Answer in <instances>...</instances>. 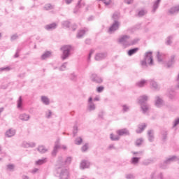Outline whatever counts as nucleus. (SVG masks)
<instances>
[{
	"label": "nucleus",
	"instance_id": "38",
	"mask_svg": "<svg viewBox=\"0 0 179 179\" xmlns=\"http://www.w3.org/2000/svg\"><path fill=\"white\" fill-rule=\"evenodd\" d=\"M110 138L111 141H120V136H114L113 134H110Z\"/></svg>",
	"mask_w": 179,
	"mask_h": 179
},
{
	"label": "nucleus",
	"instance_id": "6",
	"mask_svg": "<svg viewBox=\"0 0 179 179\" xmlns=\"http://www.w3.org/2000/svg\"><path fill=\"white\" fill-rule=\"evenodd\" d=\"M72 162V158L71 157H68L65 161H64V158L62 157H59L57 161V166H65V164H69Z\"/></svg>",
	"mask_w": 179,
	"mask_h": 179
},
{
	"label": "nucleus",
	"instance_id": "36",
	"mask_svg": "<svg viewBox=\"0 0 179 179\" xmlns=\"http://www.w3.org/2000/svg\"><path fill=\"white\" fill-rule=\"evenodd\" d=\"M112 18L113 19L114 22H115V20L118 21V20L120 19V14H119V13H115L113 15Z\"/></svg>",
	"mask_w": 179,
	"mask_h": 179
},
{
	"label": "nucleus",
	"instance_id": "17",
	"mask_svg": "<svg viewBox=\"0 0 179 179\" xmlns=\"http://www.w3.org/2000/svg\"><path fill=\"white\" fill-rule=\"evenodd\" d=\"M86 31H89V29L85 28V29L80 30L77 34V38H82L86 34Z\"/></svg>",
	"mask_w": 179,
	"mask_h": 179
},
{
	"label": "nucleus",
	"instance_id": "59",
	"mask_svg": "<svg viewBox=\"0 0 179 179\" xmlns=\"http://www.w3.org/2000/svg\"><path fill=\"white\" fill-rule=\"evenodd\" d=\"M91 43H92V41H90V39L85 40V44H87L89 45L91 44Z\"/></svg>",
	"mask_w": 179,
	"mask_h": 179
},
{
	"label": "nucleus",
	"instance_id": "11",
	"mask_svg": "<svg viewBox=\"0 0 179 179\" xmlns=\"http://www.w3.org/2000/svg\"><path fill=\"white\" fill-rule=\"evenodd\" d=\"M16 134V130L13 129H10L6 132V136L7 138H12V136H15Z\"/></svg>",
	"mask_w": 179,
	"mask_h": 179
},
{
	"label": "nucleus",
	"instance_id": "13",
	"mask_svg": "<svg viewBox=\"0 0 179 179\" xmlns=\"http://www.w3.org/2000/svg\"><path fill=\"white\" fill-rule=\"evenodd\" d=\"M19 118L21 121H29V120H30V115L22 113L19 115Z\"/></svg>",
	"mask_w": 179,
	"mask_h": 179
},
{
	"label": "nucleus",
	"instance_id": "37",
	"mask_svg": "<svg viewBox=\"0 0 179 179\" xmlns=\"http://www.w3.org/2000/svg\"><path fill=\"white\" fill-rule=\"evenodd\" d=\"M88 109L90 111H93L94 110H96V106L94 103H89Z\"/></svg>",
	"mask_w": 179,
	"mask_h": 179
},
{
	"label": "nucleus",
	"instance_id": "30",
	"mask_svg": "<svg viewBox=\"0 0 179 179\" xmlns=\"http://www.w3.org/2000/svg\"><path fill=\"white\" fill-rule=\"evenodd\" d=\"M140 159V157H134L133 158H131V164H138Z\"/></svg>",
	"mask_w": 179,
	"mask_h": 179
},
{
	"label": "nucleus",
	"instance_id": "47",
	"mask_svg": "<svg viewBox=\"0 0 179 179\" xmlns=\"http://www.w3.org/2000/svg\"><path fill=\"white\" fill-rule=\"evenodd\" d=\"M18 37L19 36H17V34H14V35L11 36L10 41H15V40H17Z\"/></svg>",
	"mask_w": 179,
	"mask_h": 179
},
{
	"label": "nucleus",
	"instance_id": "57",
	"mask_svg": "<svg viewBox=\"0 0 179 179\" xmlns=\"http://www.w3.org/2000/svg\"><path fill=\"white\" fill-rule=\"evenodd\" d=\"M64 26H66V27H69V22L66 21L63 23Z\"/></svg>",
	"mask_w": 179,
	"mask_h": 179
},
{
	"label": "nucleus",
	"instance_id": "55",
	"mask_svg": "<svg viewBox=\"0 0 179 179\" xmlns=\"http://www.w3.org/2000/svg\"><path fill=\"white\" fill-rule=\"evenodd\" d=\"M178 124H179V118L175 120L174 124H173V127H177V125H178Z\"/></svg>",
	"mask_w": 179,
	"mask_h": 179
},
{
	"label": "nucleus",
	"instance_id": "61",
	"mask_svg": "<svg viewBox=\"0 0 179 179\" xmlns=\"http://www.w3.org/2000/svg\"><path fill=\"white\" fill-rule=\"evenodd\" d=\"M167 139V133L163 134V141H166Z\"/></svg>",
	"mask_w": 179,
	"mask_h": 179
},
{
	"label": "nucleus",
	"instance_id": "64",
	"mask_svg": "<svg viewBox=\"0 0 179 179\" xmlns=\"http://www.w3.org/2000/svg\"><path fill=\"white\" fill-rule=\"evenodd\" d=\"M22 179H29V176H26V175H23L22 176Z\"/></svg>",
	"mask_w": 179,
	"mask_h": 179
},
{
	"label": "nucleus",
	"instance_id": "4",
	"mask_svg": "<svg viewBox=\"0 0 179 179\" xmlns=\"http://www.w3.org/2000/svg\"><path fill=\"white\" fill-rule=\"evenodd\" d=\"M57 174H59V179H69V171L65 168L57 166Z\"/></svg>",
	"mask_w": 179,
	"mask_h": 179
},
{
	"label": "nucleus",
	"instance_id": "5",
	"mask_svg": "<svg viewBox=\"0 0 179 179\" xmlns=\"http://www.w3.org/2000/svg\"><path fill=\"white\" fill-rule=\"evenodd\" d=\"M130 39H131V37L129 36L124 35L119 38L118 42L120 44L123 45L124 48H126V47H129Z\"/></svg>",
	"mask_w": 179,
	"mask_h": 179
},
{
	"label": "nucleus",
	"instance_id": "10",
	"mask_svg": "<svg viewBox=\"0 0 179 179\" xmlns=\"http://www.w3.org/2000/svg\"><path fill=\"white\" fill-rule=\"evenodd\" d=\"M90 166V162L86 160H83L80 164V169L85 170V169H89Z\"/></svg>",
	"mask_w": 179,
	"mask_h": 179
},
{
	"label": "nucleus",
	"instance_id": "18",
	"mask_svg": "<svg viewBox=\"0 0 179 179\" xmlns=\"http://www.w3.org/2000/svg\"><path fill=\"white\" fill-rule=\"evenodd\" d=\"M117 135H119V136H123V135H129V131H128L127 130V129H122L120 130H118L117 131Z\"/></svg>",
	"mask_w": 179,
	"mask_h": 179
},
{
	"label": "nucleus",
	"instance_id": "49",
	"mask_svg": "<svg viewBox=\"0 0 179 179\" xmlns=\"http://www.w3.org/2000/svg\"><path fill=\"white\" fill-rule=\"evenodd\" d=\"M103 90H104V87L103 86H100L96 88V92H98V93H101V92H103Z\"/></svg>",
	"mask_w": 179,
	"mask_h": 179
},
{
	"label": "nucleus",
	"instance_id": "35",
	"mask_svg": "<svg viewBox=\"0 0 179 179\" xmlns=\"http://www.w3.org/2000/svg\"><path fill=\"white\" fill-rule=\"evenodd\" d=\"M44 9L45 10H51V9H54V6L51 3H48L44 6Z\"/></svg>",
	"mask_w": 179,
	"mask_h": 179
},
{
	"label": "nucleus",
	"instance_id": "15",
	"mask_svg": "<svg viewBox=\"0 0 179 179\" xmlns=\"http://www.w3.org/2000/svg\"><path fill=\"white\" fill-rule=\"evenodd\" d=\"M162 0H157L154 2V4L152 6V13H155L156 12V10H157L158 8H159V5L160 4Z\"/></svg>",
	"mask_w": 179,
	"mask_h": 179
},
{
	"label": "nucleus",
	"instance_id": "9",
	"mask_svg": "<svg viewBox=\"0 0 179 179\" xmlns=\"http://www.w3.org/2000/svg\"><path fill=\"white\" fill-rule=\"evenodd\" d=\"M91 80L94 82L95 83H102L103 79L101 78L100 76H97V74H92L91 76Z\"/></svg>",
	"mask_w": 179,
	"mask_h": 179
},
{
	"label": "nucleus",
	"instance_id": "51",
	"mask_svg": "<svg viewBox=\"0 0 179 179\" xmlns=\"http://www.w3.org/2000/svg\"><path fill=\"white\" fill-rule=\"evenodd\" d=\"M126 178L127 179H134V178H135V176H134L133 174H127V175H126Z\"/></svg>",
	"mask_w": 179,
	"mask_h": 179
},
{
	"label": "nucleus",
	"instance_id": "27",
	"mask_svg": "<svg viewBox=\"0 0 179 179\" xmlns=\"http://www.w3.org/2000/svg\"><path fill=\"white\" fill-rule=\"evenodd\" d=\"M45 163H47V158H43L36 162V166H41V164H44Z\"/></svg>",
	"mask_w": 179,
	"mask_h": 179
},
{
	"label": "nucleus",
	"instance_id": "52",
	"mask_svg": "<svg viewBox=\"0 0 179 179\" xmlns=\"http://www.w3.org/2000/svg\"><path fill=\"white\" fill-rule=\"evenodd\" d=\"M51 115H52V112L48 110V113H46V118H51Z\"/></svg>",
	"mask_w": 179,
	"mask_h": 179
},
{
	"label": "nucleus",
	"instance_id": "12",
	"mask_svg": "<svg viewBox=\"0 0 179 179\" xmlns=\"http://www.w3.org/2000/svg\"><path fill=\"white\" fill-rule=\"evenodd\" d=\"M175 59H176L175 55L171 56L170 60L166 63L167 68H171V66H173V65H174V62H176Z\"/></svg>",
	"mask_w": 179,
	"mask_h": 179
},
{
	"label": "nucleus",
	"instance_id": "34",
	"mask_svg": "<svg viewBox=\"0 0 179 179\" xmlns=\"http://www.w3.org/2000/svg\"><path fill=\"white\" fill-rule=\"evenodd\" d=\"M157 58L159 62H163V54H161L160 52H157Z\"/></svg>",
	"mask_w": 179,
	"mask_h": 179
},
{
	"label": "nucleus",
	"instance_id": "44",
	"mask_svg": "<svg viewBox=\"0 0 179 179\" xmlns=\"http://www.w3.org/2000/svg\"><path fill=\"white\" fill-rule=\"evenodd\" d=\"M7 169L10 171H13V169H15V165H13V164H8V165H7Z\"/></svg>",
	"mask_w": 179,
	"mask_h": 179
},
{
	"label": "nucleus",
	"instance_id": "53",
	"mask_svg": "<svg viewBox=\"0 0 179 179\" xmlns=\"http://www.w3.org/2000/svg\"><path fill=\"white\" fill-rule=\"evenodd\" d=\"M145 15H146V12L143 10L138 12V16H145Z\"/></svg>",
	"mask_w": 179,
	"mask_h": 179
},
{
	"label": "nucleus",
	"instance_id": "62",
	"mask_svg": "<svg viewBox=\"0 0 179 179\" xmlns=\"http://www.w3.org/2000/svg\"><path fill=\"white\" fill-rule=\"evenodd\" d=\"M108 149L111 150V149H115V147L114 146V144L110 145L108 147Z\"/></svg>",
	"mask_w": 179,
	"mask_h": 179
},
{
	"label": "nucleus",
	"instance_id": "26",
	"mask_svg": "<svg viewBox=\"0 0 179 179\" xmlns=\"http://www.w3.org/2000/svg\"><path fill=\"white\" fill-rule=\"evenodd\" d=\"M50 57H51V52L47 51L41 55V59H47V58H50Z\"/></svg>",
	"mask_w": 179,
	"mask_h": 179
},
{
	"label": "nucleus",
	"instance_id": "33",
	"mask_svg": "<svg viewBox=\"0 0 179 179\" xmlns=\"http://www.w3.org/2000/svg\"><path fill=\"white\" fill-rule=\"evenodd\" d=\"M22 146H24V148H30L31 146V148H34V146H36V144L35 143L30 144L29 143L24 142L22 143Z\"/></svg>",
	"mask_w": 179,
	"mask_h": 179
},
{
	"label": "nucleus",
	"instance_id": "28",
	"mask_svg": "<svg viewBox=\"0 0 179 179\" xmlns=\"http://www.w3.org/2000/svg\"><path fill=\"white\" fill-rule=\"evenodd\" d=\"M22 106H23V99H22V96H20L17 101V108L21 109Z\"/></svg>",
	"mask_w": 179,
	"mask_h": 179
},
{
	"label": "nucleus",
	"instance_id": "16",
	"mask_svg": "<svg viewBox=\"0 0 179 179\" xmlns=\"http://www.w3.org/2000/svg\"><path fill=\"white\" fill-rule=\"evenodd\" d=\"M179 12V6L172 7L169 9V15H174V13H178Z\"/></svg>",
	"mask_w": 179,
	"mask_h": 179
},
{
	"label": "nucleus",
	"instance_id": "14",
	"mask_svg": "<svg viewBox=\"0 0 179 179\" xmlns=\"http://www.w3.org/2000/svg\"><path fill=\"white\" fill-rule=\"evenodd\" d=\"M148 135L149 141L153 142V141H155V132L153 131V130H148Z\"/></svg>",
	"mask_w": 179,
	"mask_h": 179
},
{
	"label": "nucleus",
	"instance_id": "41",
	"mask_svg": "<svg viewBox=\"0 0 179 179\" xmlns=\"http://www.w3.org/2000/svg\"><path fill=\"white\" fill-rule=\"evenodd\" d=\"M138 41H139V39H134V40L130 39L129 45H135V44H136Z\"/></svg>",
	"mask_w": 179,
	"mask_h": 179
},
{
	"label": "nucleus",
	"instance_id": "7",
	"mask_svg": "<svg viewBox=\"0 0 179 179\" xmlns=\"http://www.w3.org/2000/svg\"><path fill=\"white\" fill-rule=\"evenodd\" d=\"M107 58V52H99L95 55V61H103Z\"/></svg>",
	"mask_w": 179,
	"mask_h": 179
},
{
	"label": "nucleus",
	"instance_id": "46",
	"mask_svg": "<svg viewBox=\"0 0 179 179\" xmlns=\"http://www.w3.org/2000/svg\"><path fill=\"white\" fill-rule=\"evenodd\" d=\"M66 62L64 63L59 68V71H65L66 69Z\"/></svg>",
	"mask_w": 179,
	"mask_h": 179
},
{
	"label": "nucleus",
	"instance_id": "45",
	"mask_svg": "<svg viewBox=\"0 0 179 179\" xmlns=\"http://www.w3.org/2000/svg\"><path fill=\"white\" fill-rule=\"evenodd\" d=\"M76 134H78V126L77 125L73 127V136H76Z\"/></svg>",
	"mask_w": 179,
	"mask_h": 179
},
{
	"label": "nucleus",
	"instance_id": "32",
	"mask_svg": "<svg viewBox=\"0 0 179 179\" xmlns=\"http://www.w3.org/2000/svg\"><path fill=\"white\" fill-rule=\"evenodd\" d=\"M82 142H83V139H82V137H77L74 141L76 145H82Z\"/></svg>",
	"mask_w": 179,
	"mask_h": 179
},
{
	"label": "nucleus",
	"instance_id": "60",
	"mask_svg": "<svg viewBox=\"0 0 179 179\" xmlns=\"http://www.w3.org/2000/svg\"><path fill=\"white\" fill-rule=\"evenodd\" d=\"M71 80H76V76L72 74L71 77Z\"/></svg>",
	"mask_w": 179,
	"mask_h": 179
},
{
	"label": "nucleus",
	"instance_id": "63",
	"mask_svg": "<svg viewBox=\"0 0 179 179\" xmlns=\"http://www.w3.org/2000/svg\"><path fill=\"white\" fill-rule=\"evenodd\" d=\"M71 2H72V0H66V3L67 5H69V3H71Z\"/></svg>",
	"mask_w": 179,
	"mask_h": 179
},
{
	"label": "nucleus",
	"instance_id": "3",
	"mask_svg": "<svg viewBox=\"0 0 179 179\" xmlns=\"http://www.w3.org/2000/svg\"><path fill=\"white\" fill-rule=\"evenodd\" d=\"M60 50L61 51H62V55L61 56L62 61L68 59V58H69V57L71 56V50H72V46L69 45H66L62 46Z\"/></svg>",
	"mask_w": 179,
	"mask_h": 179
},
{
	"label": "nucleus",
	"instance_id": "19",
	"mask_svg": "<svg viewBox=\"0 0 179 179\" xmlns=\"http://www.w3.org/2000/svg\"><path fill=\"white\" fill-rule=\"evenodd\" d=\"M146 127H148V125L145 123L139 124L138 129L136 131V134H141V132L145 130V128H146Z\"/></svg>",
	"mask_w": 179,
	"mask_h": 179
},
{
	"label": "nucleus",
	"instance_id": "58",
	"mask_svg": "<svg viewBox=\"0 0 179 179\" xmlns=\"http://www.w3.org/2000/svg\"><path fill=\"white\" fill-rule=\"evenodd\" d=\"M37 171H38V169L35 168V169H34L31 171V173H32L33 174H36V173H37Z\"/></svg>",
	"mask_w": 179,
	"mask_h": 179
},
{
	"label": "nucleus",
	"instance_id": "54",
	"mask_svg": "<svg viewBox=\"0 0 179 179\" xmlns=\"http://www.w3.org/2000/svg\"><path fill=\"white\" fill-rule=\"evenodd\" d=\"M20 52V49H17V52L14 55V58H19V53Z\"/></svg>",
	"mask_w": 179,
	"mask_h": 179
},
{
	"label": "nucleus",
	"instance_id": "50",
	"mask_svg": "<svg viewBox=\"0 0 179 179\" xmlns=\"http://www.w3.org/2000/svg\"><path fill=\"white\" fill-rule=\"evenodd\" d=\"M3 71H10V67L0 68V72H3Z\"/></svg>",
	"mask_w": 179,
	"mask_h": 179
},
{
	"label": "nucleus",
	"instance_id": "1",
	"mask_svg": "<svg viewBox=\"0 0 179 179\" xmlns=\"http://www.w3.org/2000/svg\"><path fill=\"white\" fill-rule=\"evenodd\" d=\"M148 100H149V96L146 95L141 96L138 98V103L141 105L143 114H146V113H148L150 109V106L148 104Z\"/></svg>",
	"mask_w": 179,
	"mask_h": 179
},
{
	"label": "nucleus",
	"instance_id": "8",
	"mask_svg": "<svg viewBox=\"0 0 179 179\" xmlns=\"http://www.w3.org/2000/svg\"><path fill=\"white\" fill-rule=\"evenodd\" d=\"M120 22L115 20L113 24L109 28V33H113V31H116L120 29Z\"/></svg>",
	"mask_w": 179,
	"mask_h": 179
},
{
	"label": "nucleus",
	"instance_id": "48",
	"mask_svg": "<svg viewBox=\"0 0 179 179\" xmlns=\"http://www.w3.org/2000/svg\"><path fill=\"white\" fill-rule=\"evenodd\" d=\"M123 113H127V111L129 110V107L127 105H123Z\"/></svg>",
	"mask_w": 179,
	"mask_h": 179
},
{
	"label": "nucleus",
	"instance_id": "40",
	"mask_svg": "<svg viewBox=\"0 0 179 179\" xmlns=\"http://www.w3.org/2000/svg\"><path fill=\"white\" fill-rule=\"evenodd\" d=\"M145 83H146V80H142L141 81L137 83V86H138V87H143V86H145Z\"/></svg>",
	"mask_w": 179,
	"mask_h": 179
},
{
	"label": "nucleus",
	"instance_id": "43",
	"mask_svg": "<svg viewBox=\"0 0 179 179\" xmlns=\"http://www.w3.org/2000/svg\"><path fill=\"white\" fill-rule=\"evenodd\" d=\"M87 149H89V146L87 143H85L82 148L81 150L82 152H87Z\"/></svg>",
	"mask_w": 179,
	"mask_h": 179
},
{
	"label": "nucleus",
	"instance_id": "2",
	"mask_svg": "<svg viewBox=\"0 0 179 179\" xmlns=\"http://www.w3.org/2000/svg\"><path fill=\"white\" fill-rule=\"evenodd\" d=\"M153 54L152 52H146L144 56V59L141 61V65L148 68V65H153Z\"/></svg>",
	"mask_w": 179,
	"mask_h": 179
},
{
	"label": "nucleus",
	"instance_id": "56",
	"mask_svg": "<svg viewBox=\"0 0 179 179\" xmlns=\"http://www.w3.org/2000/svg\"><path fill=\"white\" fill-rule=\"evenodd\" d=\"M125 3H127V5H130V3H132L134 2V0H124Z\"/></svg>",
	"mask_w": 179,
	"mask_h": 179
},
{
	"label": "nucleus",
	"instance_id": "21",
	"mask_svg": "<svg viewBox=\"0 0 179 179\" xmlns=\"http://www.w3.org/2000/svg\"><path fill=\"white\" fill-rule=\"evenodd\" d=\"M177 159L176 155L169 157L166 160L164 161V164H170L172 162H174Z\"/></svg>",
	"mask_w": 179,
	"mask_h": 179
},
{
	"label": "nucleus",
	"instance_id": "22",
	"mask_svg": "<svg viewBox=\"0 0 179 179\" xmlns=\"http://www.w3.org/2000/svg\"><path fill=\"white\" fill-rule=\"evenodd\" d=\"M45 29L46 30H54V29H57V24L55 23H52V24H48L45 27Z\"/></svg>",
	"mask_w": 179,
	"mask_h": 179
},
{
	"label": "nucleus",
	"instance_id": "24",
	"mask_svg": "<svg viewBox=\"0 0 179 179\" xmlns=\"http://www.w3.org/2000/svg\"><path fill=\"white\" fill-rule=\"evenodd\" d=\"M41 101L45 106H48L50 104V99H48V97H47L45 96H41Z\"/></svg>",
	"mask_w": 179,
	"mask_h": 179
},
{
	"label": "nucleus",
	"instance_id": "20",
	"mask_svg": "<svg viewBox=\"0 0 179 179\" xmlns=\"http://www.w3.org/2000/svg\"><path fill=\"white\" fill-rule=\"evenodd\" d=\"M156 107H162L163 106V99L162 98L157 96L155 101Z\"/></svg>",
	"mask_w": 179,
	"mask_h": 179
},
{
	"label": "nucleus",
	"instance_id": "23",
	"mask_svg": "<svg viewBox=\"0 0 179 179\" xmlns=\"http://www.w3.org/2000/svg\"><path fill=\"white\" fill-rule=\"evenodd\" d=\"M137 51H139V48H135L133 49H130L127 52V54L129 57H132V55H134V54H136Z\"/></svg>",
	"mask_w": 179,
	"mask_h": 179
},
{
	"label": "nucleus",
	"instance_id": "39",
	"mask_svg": "<svg viewBox=\"0 0 179 179\" xmlns=\"http://www.w3.org/2000/svg\"><path fill=\"white\" fill-rule=\"evenodd\" d=\"M171 40H173V36H170L166 38V45H171V43H173L171 41Z\"/></svg>",
	"mask_w": 179,
	"mask_h": 179
},
{
	"label": "nucleus",
	"instance_id": "29",
	"mask_svg": "<svg viewBox=\"0 0 179 179\" xmlns=\"http://www.w3.org/2000/svg\"><path fill=\"white\" fill-rule=\"evenodd\" d=\"M59 148H61V146H59L58 145V143H56L55 147H54V150L52 152V156H56L57 155V152L58 149H59Z\"/></svg>",
	"mask_w": 179,
	"mask_h": 179
},
{
	"label": "nucleus",
	"instance_id": "42",
	"mask_svg": "<svg viewBox=\"0 0 179 179\" xmlns=\"http://www.w3.org/2000/svg\"><path fill=\"white\" fill-rule=\"evenodd\" d=\"M143 143V139H142V138L137 139L136 141V145L141 146V145H142Z\"/></svg>",
	"mask_w": 179,
	"mask_h": 179
},
{
	"label": "nucleus",
	"instance_id": "25",
	"mask_svg": "<svg viewBox=\"0 0 179 179\" xmlns=\"http://www.w3.org/2000/svg\"><path fill=\"white\" fill-rule=\"evenodd\" d=\"M150 85L152 87L154 88L155 90H157L158 89H159V85H157V83H156V81L153 80H150Z\"/></svg>",
	"mask_w": 179,
	"mask_h": 179
},
{
	"label": "nucleus",
	"instance_id": "31",
	"mask_svg": "<svg viewBox=\"0 0 179 179\" xmlns=\"http://www.w3.org/2000/svg\"><path fill=\"white\" fill-rule=\"evenodd\" d=\"M38 152H40V153H45V152H47V149L45 148V147H44V145H40L38 148Z\"/></svg>",
	"mask_w": 179,
	"mask_h": 179
}]
</instances>
